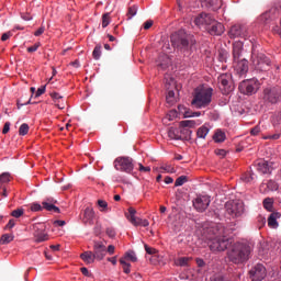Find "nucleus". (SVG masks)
I'll use <instances>...</instances> for the list:
<instances>
[{"label": "nucleus", "mask_w": 281, "mask_h": 281, "mask_svg": "<svg viewBox=\"0 0 281 281\" xmlns=\"http://www.w3.org/2000/svg\"><path fill=\"white\" fill-rule=\"evenodd\" d=\"M204 234L211 251H225L232 245V239L225 236L223 224H211Z\"/></svg>", "instance_id": "f257e3e1"}, {"label": "nucleus", "mask_w": 281, "mask_h": 281, "mask_svg": "<svg viewBox=\"0 0 281 281\" xmlns=\"http://www.w3.org/2000/svg\"><path fill=\"white\" fill-rule=\"evenodd\" d=\"M171 45L173 49H177L180 54L190 56V54H192V49H194L196 45V40L194 38V35L179 31L171 35Z\"/></svg>", "instance_id": "f03ea898"}, {"label": "nucleus", "mask_w": 281, "mask_h": 281, "mask_svg": "<svg viewBox=\"0 0 281 281\" xmlns=\"http://www.w3.org/2000/svg\"><path fill=\"white\" fill-rule=\"evenodd\" d=\"M213 93L214 89L207 86H199L193 92V99L191 101L192 106H194V109H205L210 106Z\"/></svg>", "instance_id": "7ed1b4c3"}, {"label": "nucleus", "mask_w": 281, "mask_h": 281, "mask_svg": "<svg viewBox=\"0 0 281 281\" xmlns=\"http://www.w3.org/2000/svg\"><path fill=\"white\" fill-rule=\"evenodd\" d=\"M249 254H251V247L247 244H235L228 251V259L234 265H243L249 260Z\"/></svg>", "instance_id": "20e7f679"}, {"label": "nucleus", "mask_w": 281, "mask_h": 281, "mask_svg": "<svg viewBox=\"0 0 281 281\" xmlns=\"http://www.w3.org/2000/svg\"><path fill=\"white\" fill-rule=\"evenodd\" d=\"M225 210L232 218H240L245 214V203L240 200L228 201L225 203Z\"/></svg>", "instance_id": "39448f33"}, {"label": "nucleus", "mask_w": 281, "mask_h": 281, "mask_svg": "<svg viewBox=\"0 0 281 281\" xmlns=\"http://www.w3.org/2000/svg\"><path fill=\"white\" fill-rule=\"evenodd\" d=\"M251 63L259 71H267L271 65V59L263 53H258L256 48H252Z\"/></svg>", "instance_id": "423d86ee"}, {"label": "nucleus", "mask_w": 281, "mask_h": 281, "mask_svg": "<svg viewBox=\"0 0 281 281\" xmlns=\"http://www.w3.org/2000/svg\"><path fill=\"white\" fill-rule=\"evenodd\" d=\"M217 80H218L220 90L224 95H229V93L234 91L235 86H234V81L232 80L231 74H222L220 75Z\"/></svg>", "instance_id": "0eeeda50"}, {"label": "nucleus", "mask_w": 281, "mask_h": 281, "mask_svg": "<svg viewBox=\"0 0 281 281\" xmlns=\"http://www.w3.org/2000/svg\"><path fill=\"white\" fill-rule=\"evenodd\" d=\"M114 168L115 170L131 175L135 168V165L133 164V158L131 157H119L114 160Z\"/></svg>", "instance_id": "6e6552de"}, {"label": "nucleus", "mask_w": 281, "mask_h": 281, "mask_svg": "<svg viewBox=\"0 0 281 281\" xmlns=\"http://www.w3.org/2000/svg\"><path fill=\"white\" fill-rule=\"evenodd\" d=\"M263 100L265 102H269L270 104H278L281 101V88H266L263 90Z\"/></svg>", "instance_id": "1a4fd4ad"}, {"label": "nucleus", "mask_w": 281, "mask_h": 281, "mask_svg": "<svg viewBox=\"0 0 281 281\" xmlns=\"http://www.w3.org/2000/svg\"><path fill=\"white\" fill-rule=\"evenodd\" d=\"M259 88L260 83L258 82V79H247L243 80L239 83V91H241V93H245L246 95H251L252 93H256Z\"/></svg>", "instance_id": "9d476101"}, {"label": "nucleus", "mask_w": 281, "mask_h": 281, "mask_svg": "<svg viewBox=\"0 0 281 281\" xmlns=\"http://www.w3.org/2000/svg\"><path fill=\"white\" fill-rule=\"evenodd\" d=\"M249 278L252 281H262L267 278V268H265L261 263L256 265L249 271Z\"/></svg>", "instance_id": "9b49d317"}, {"label": "nucleus", "mask_w": 281, "mask_h": 281, "mask_svg": "<svg viewBox=\"0 0 281 281\" xmlns=\"http://www.w3.org/2000/svg\"><path fill=\"white\" fill-rule=\"evenodd\" d=\"M210 203H212L210 196L199 195L193 200V207L196 210V212H205V210L210 207Z\"/></svg>", "instance_id": "f8f14e48"}, {"label": "nucleus", "mask_w": 281, "mask_h": 281, "mask_svg": "<svg viewBox=\"0 0 281 281\" xmlns=\"http://www.w3.org/2000/svg\"><path fill=\"white\" fill-rule=\"evenodd\" d=\"M236 75L239 78H245L247 76V71H249V61L247 59H238L236 63H234Z\"/></svg>", "instance_id": "ddd939ff"}, {"label": "nucleus", "mask_w": 281, "mask_h": 281, "mask_svg": "<svg viewBox=\"0 0 281 281\" xmlns=\"http://www.w3.org/2000/svg\"><path fill=\"white\" fill-rule=\"evenodd\" d=\"M228 34L231 38H247V27L240 24L233 25Z\"/></svg>", "instance_id": "4468645a"}, {"label": "nucleus", "mask_w": 281, "mask_h": 281, "mask_svg": "<svg viewBox=\"0 0 281 281\" xmlns=\"http://www.w3.org/2000/svg\"><path fill=\"white\" fill-rule=\"evenodd\" d=\"M92 254L95 260H104V256H106V246H104L102 241H94Z\"/></svg>", "instance_id": "2eb2a0df"}, {"label": "nucleus", "mask_w": 281, "mask_h": 281, "mask_svg": "<svg viewBox=\"0 0 281 281\" xmlns=\"http://www.w3.org/2000/svg\"><path fill=\"white\" fill-rule=\"evenodd\" d=\"M257 170L261 175H271V171L273 170V167L271 166V162L260 159L256 162Z\"/></svg>", "instance_id": "dca6fc26"}, {"label": "nucleus", "mask_w": 281, "mask_h": 281, "mask_svg": "<svg viewBox=\"0 0 281 281\" xmlns=\"http://www.w3.org/2000/svg\"><path fill=\"white\" fill-rule=\"evenodd\" d=\"M206 30L212 36H221L225 32V26L215 20Z\"/></svg>", "instance_id": "f3484780"}, {"label": "nucleus", "mask_w": 281, "mask_h": 281, "mask_svg": "<svg viewBox=\"0 0 281 281\" xmlns=\"http://www.w3.org/2000/svg\"><path fill=\"white\" fill-rule=\"evenodd\" d=\"M214 18L207 13H201L199 18H195L194 23L195 25H206V27H210L212 23L214 22Z\"/></svg>", "instance_id": "a211bd4d"}, {"label": "nucleus", "mask_w": 281, "mask_h": 281, "mask_svg": "<svg viewBox=\"0 0 281 281\" xmlns=\"http://www.w3.org/2000/svg\"><path fill=\"white\" fill-rule=\"evenodd\" d=\"M34 237L35 243H45V240H49V235L43 231V228H38V226H34Z\"/></svg>", "instance_id": "6ab92c4d"}, {"label": "nucleus", "mask_w": 281, "mask_h": 281, "mask_svg": "<svg viewBox=\"0 0 281 281\" xmlns=\"http://www.w3.org/2000/svg\"><path fill=\"white\" fill-rule=\"evenodd\" d=\"M240 56H243V42H236L233 44V60L236 63L240 60Z\"/></svg>", "instance_id": "aec40b11"}, {"label": "nucleus", "mask_w": 281, "mask_h": 281, "mask_svg": "<svg viewBox=\"0 0 281 281\" xmlns=\"http://www.w3.org/2000/svg\"><path fill=\"white\" fill-rule=\"evenodd\" d=\"M180 126L181 128H183L182 130L183 133H187V135L191 136L192 131H190L189 128H194V126H196V121H193V120L181 121Z\"/></svg>", "instance_id": "412c9836"}, {"label": "nucleus", "mask_w": 281, "mask_h": 281, "mask_svg": "<svg viewBox=\"0 0 281 281\" xmlns=\"http://www.w3.org/2000/svg\"><path fill=\"white\" fill-rule=\"evenodd\" d=\"M280 14V11L276 8L270 9L261 15L262 21H273Z\"/></svg>", "instance_id": "4be33fe9"}, {"label": "nucleus", "mask_w": 281, "mask_h": 281, "mask_svg": "<svg viewBox=\"0 0 281 281\" xmlns=\"http://www.w3.org/2000/svg\"><path fill=\"white\" fill-rule=\"evenodd\" d=\"M80 258L83 260V262H86V265H93V262H95L93 251H85L80 255Z\"/></svg>", "instance_id": "5701e85b"}, {"label": "nucleus", "mask_w": 281, "mask_h": 281, "mask_svg": "<svg viewBox=\"0 0 281 281\" xmlns=\"http://www.w3.org/2000/svg\"><path fill=\"white\" fill-rule=\"evenodd\" d=\"M278 218H280V213H271L268 217L269 227L276 229V227H278Z\"/></svg>", "instance_id": "b1692460"}, {"label": "nucleus", "mask_w": 281, "mask_h": 281, "mask_svg": "<svg viewBox=\"0 0 281 281\" xmlns=\"http://www.w3.org/2000/svg\"><path fill=\"white\" fill-rule=\"evenodd\" d=\"M137 214V211L134 207L128 209V213H126V218L132 223V225H137V217L135 216Z\"/></svg>", "instance_id": "393cba45"}, {"label": "nucleus", "mask_w": 281, "mask_h": 281, "mask_svg": "<svg viewBox=\"0 0 281 281\" xmlns=\"http://www.w3.org/2000/svg\"><path fill=\"white\" fill-rule=\"evenodd\" d=\"M206 8H212V10L216 11L220 10L223 2L221 0H205Z\"/></svg>", "instance_id": "a878e982"}, {"label": "nucleus", "mask_w": 281, "mask_h": 281, "mask_svg": "<svg viewBox=\"0 0 281 281\" xmlns=\"http://www.w3.org/2000/svg\"><path fill=\"white\" fill-rule=\"evenodd\" d=\"M213 139L216 142V144H223V142L226 139L225 132L217 130L213 135Z\"/></svg>", "instance_id": "bb28decb"}, {"label": "nucleus", "mask_w": 281, "mask_h": 281, "mask_svg": "<svg viewBox=\"0 0 281 281\" xmlns=\"http://www.w3.org/2000/svg\"><path fill=\"white\" fill-rule=\"evenodd\" d=\"M55 205L56 204H47V202H42L43 210H46L47 212H55V214H60V209Z\"/></svg>", "instance_id": "cd10ccee"}, {"label": "nucleus", "mask_w": 281, "mask_h": 281, "mask_svg": "<svg viewBox=\"0 0 281 281\" xmlns=\"http://www.w3.org/2000/svg\"><path fill=\"white\" fill-rule=\"evenodd\" d=\"M210 133V127L202 125L198 132H196V136L199 137V139H205V137H207V134Z\"/></svg>", "instance_id": "c85d7f7f"}, {"label": "nucleus", "mask_w": 281, "mask_h": 281, "mask_svg": "<svg viewBox=\"0 0 281 281\" xmlns=\"http://www.w3.org/2000/svg\"><path fill=\"white\" fill-rule=\"evenodd\" d=\"M12 240H14V234H3L0 237V245H9Z\"/></svg>", "instance_id": "c756f323"}, {"label": "nucleus", "mask_w": 281, "mask_h": 281, "mask_svg": "<svg viewBox=\"0 0 281 281\" xmlns=\"http://www.w3.org/2000/svg\"><path fill=\"white\" fill-rule=\"evenodd\" d=\"M123 259L125 260H130V262H137V255H135V251L130 250L127 252H125V256L123 257Z\"/></svg>", "instance_id": "7c9ffc66"}, {"label": "nucleus", "mask_w": 281, "mask_h": 281, "mask_svg": "<svg viewBox=\"0 0 281 281\" xmlns=\"http://www.w3.org/2000/svg\"><path fill=\"white\" fill-rule=\"evenodd\" d=\"M191 258L190 257H180L177 261L176 265L178 267H188V263L190 262Z\"/></svg>", "instance_id": "2f4dec72"}, {"label": "nucleus", "mask_w": 281, "mask_h": 281, "mask_svg": "<svg viewBox=\"0 0 281 281\" xmlns=\"http://www.w3.org/2000/svg\"><path fill=\"white\" fill-rule=\"evenodd\" d=\"M92 56L94 60H100V56H102V45H97L92 52Z\"/></svg>", "instance_id": "473e14b6"}, {"label": "nucleus", "mask_w": 281, "mask_h": 281, "mask_svg": "<svg viewBox=\"0 0 281 281\" xmlns=\"http://www.w3.org/2000/svg\"><path fill=\"white\" fill-rule=\"evenodd\" d=\"M27 133H30V125H27V123H23L19 128V135L25 136Z\"/></svg>", "instance_id": "72a5a7b5"}, {"label": "nucleus", "mask_w": 281, "mask_h": 281, "mask_svg": "<svg viewBox=\"0 0 281 281\" xmlns=\"http://www.w3.org/2000/svg\"><path fill=\"white\" fill-rule=\"evenodd\" d=\"M120 263L123 267L124 273H131V263L126 262V260L124 258L120 259Z\"/></svg>", "instance_id": "f704fd0d"}, {"label": "nucleus", "mask_w": 281, "mask_h": 281, "mask_svg": "<svg viewBox=\"0 0 281 281\" xmlns=\"http://www.w3.org/2000/svg\"><path fill=\"white\" fill-rule=\"evenodd\" d=\"M263 207L268 210V212H271V210H273V200H271L270 198L265 199Z\"/></svg>", "instance_id": "c9c22d12"}, {"label": "nucleus", "mask_w": 281, "mask_h": 281, "mask_svg": "<svg viewBox=\"0 0 281 281\" xmlns=\"http://www.w3.org/2000/svg\"><path fill=\"white\" fill-rule=\"evenodd\" d=\"M12 177L9 172H4L0 176V183L3 186V183H10Z\"/></svg>", "instance_id": "e433bc0d"}, {"label": "nucleus", "mask_w": 281, "mask_h": 281, "mask_svg": "<svg viewBox=\"0 0 281 281\" xmlns=\"http://www.w3.org/2000/svg\"><path fill=\"white\" fill-rule=\"evenodd\" d=\"M188 182V177L187 176H180L179 178H177L176 182H175V187L179 188L181 186H183V183Z\"/></svg>", "instance_id": "4c0bfd02"}, {"label": "nucleus", "mask_w": 281, "mask_h": 281, "mask_svg": "<svg viewBox=\"0 0 281 281\" xmlns=\"http://www.w3.org/2000/svg\"><path fill=\"white\" fill-rule=\"evenodd\" d=\"M168 137H169L170 139H181V136H179V135L177 134V132L175 131V127H170V128L168 130Z\"/></svg>", "instance_id": "58836bf2"}, {"label": "nucleus", "mask_w": 281, "mask_h": 281, "mask_svg": "<svg viewBox=\"0 0 281 281\" xmlns=\"http://www.w3.org/2000/svg\"><path fill=\"white\" fill-rule=\"evenodd\" d=\"M109 23H111V15L105 13L102 15V27H109Z\"/></svg>", "instance_id": "ea45409f"}, {"label": "nucleus", "mask_w": 281, "mask_h": 281, "mask_svg": "<svg viewBox=\"0 0 281 281\" xmlns=\"http://www.w3.org/2000/svg\"><path fill=\"white\" fill-rule=\"evenodd\" d=\"M145 251L146 254H148L149 256H155L158 254V250L148 246L147 244L144 245Z\"/></svg>", "instance_id": "a19ab883"}, {"label": "nucleus", "mask_w": 281, "mask_h": 281, "mask_svg": "<svg viewBox=\"0 0 281 281\" xmlns=\"http://www.w3.org/2000/svg\"><path fill=\"white\" fill-rule=\"evenodd\" d=\"M210 281H229V280H227V278H225V276L217 273V274H213L210 278Z\"/></svg>", "instance_id": "79ce46f5"}, {"label": "nucleus", "mask_w": 281, "mask_h": 281, "mask_svg": "<svg viewBox=\"0 0 281 281\" xmlns=\"http://www.w3.org/2000/svg\"><path fill=\"white\" fill-rule=\"evenodd\" d=\"M135 14H137V5H132L128 8V11H127V16L128 19H133V16H135Z\"/></svg>", "instance_id": "37998d69"}, {"label": "nucleus", "mask_w": 281, "mask_h": 281, "mask_svg": "<svg viewBox=\"0 0 281 281\" xmlns=\"http://www.w3.org/2000/svg\"><path fill=\"white\" fill-rule=\"evenodd\" d=\"M23 214H24L23 209H16L11 212V216H13V218H21V216H23Z\"/></svg>", "instance_id": "c03bdc74"}, {"label": "nucleus", "mask_w": 281, "mask_h": 281, "mask_svg": "<svg viewBox=\"0 0 281 281\" xmlns=\"http://www.w3.org/2000/svg\"><path fill=\"white\" fill-rule=\"evenodd\" d=\"M30 210L31 212H43V205L40 203H32Z\"/></svg>", "instance_id": "a18cd8bd"}, {"label": "nucleus", "mask_w": 281, "mask_h": 281, "mask_svg": "<svg viewBox=\"0 0 281 281\" xmlns=\"http://www.w3.org/2000/svg\"><path fill=\"white\" fill-rule=\"evenodd\" d=\"M166 100L168 104H172V102H175V91L169 90L167 93Z\"/></svg>", "instance_id": "49530a36"}, {"label": "nucleus", "mask_w": 281, "mask_h": 281, "mask_svg": "<svg viewBox=\"0 0 281 281\" xmlns=\"http://www.w3.org/2000/svg\"><path fill=\"white\" fill-rule=\"evenodd\" d=\"M83 214L88 221H91L93 218V209L87 207Z\"/></svg>", "instance_id": "de8ad7c7"}, {"label": "nucleus", "mask_w": 281, "mask_h": 281, "mask_svg": "<svg viewBox=\"0 0 281 281\" xmlns=\"http://www.w3.org/2000/svg\"><path fill=\"white\" fill-rule=\"evenodd\" d=\"M161 170H165V172H168L170 175H175V172H177V170H175V167L170 165L162 166Z\"/></svg>", "instance_id": "09e8293b"}, {"label": "nucleus", "mask_w": 281, "mask_h": 281, "mask_svg": "<svg viewBox=\"0 0 281 281\" xmlns=\"http://www.w3.org/2000/svg\"><path fill=\"white\" fill-rule=\"evenodd\" d=\"M99 207H102L101 212H105V210L109 207V203L104 200H98Z\"/></svg>", "instance_id": "8fccbe9b"}, {"label": "nucleus", "mask_w": 281, "mask_h": 281, "mask_svg": "<svg viewBox=\"0 0 281 281\" xmlns=\"http://www.w3.org/2000/svg\"><path fill=\"white\" fill-rule=\"evenodd\" d=\"M137 224L134 225H142L143 227H148V225H150V223L148 222V220H142V218H137L136 220Z\"/></svg>", "instance_id": "3c124183"}, {"label": "nucleus", "mask_w": 281, "mask_h": 281, "mask_svg": "<svg viewBox=\"0 0 281 281\" xmlns=\"http://www.w3.org/2000/svg\"><path fill=\"white\" fill-rule=\"evenodd\" d=\"M14 225H16V220L11 218L8 224L4 226V229H13Z\"/></svg>", "instance_id": "603ef678"}, {"label": "nucleus", "mask_w": 281, "mask_h": 281, "mask_svg": "<svg viewBox=\"0 0 281 281\" xmlns=\"http://www.w3.org/2000/svg\"><path fill=\"white\" fill-rule=\"evenodd\" d=\"M175 117H177V111L176 110H171L169 112V114H167L166 120H169V122H172V120H175Z\"/></svg>", "instance_id": "864d4df0"}, {"label": "nucleus", "mask_w": 281, "mask_h": 281, "mask_svg": "<svg viewBox=\"0 0 281 281\" xmlns=\"http://www.w3.org/2000/svg\"><path fill=\"white\" fill-rule=\"evenodd\" d=\"M165 63H160L159 67H161V69H168V66L170 65V60L168 58V56H165Z\"/></svg>", "instance_id": "5fc2aeb1"}, {"label": "nucleus", "mask_w": 281, "mask_h": 281, "mask_svg": "<svg viewBox=\"0 0 281 281\" xmlns=\"http://www.w3.org/2000/svg\"><path fill=\"white\" fill-rule=\"evenodd\" d=\"M38 47H41V43H36V44H34L33 46L29 47V48H27V52H29L30 54H32V53L36 52V50L38 49Z\"/></svg>", "instance_id": "6e6d98bb"}, {"label": "nucleus", "mask_w": 281, "mask_h": 281, "mask_svg": "<svg viewBox=\"0 0 281 281\" xmlns=\"http://www.w3.org/2000/svg\"><path fill=\"white\" fill-rule=\"evenodd\" d=\"M43 93H45V86H42L41 88L37 89V91L35 93V98H41V95H43Z\"/></svg>", "instance_id": "4d7b16f0"}, {"label": "nucleus", "mask_w": 281, "mask_h": 281, "mask_svg": "<svg viewBox=\"0 0 281 281\" xmlns=\"http://www.w3.org/2000/svg\"><path fill=\"white\" fill-rule=\"evenodd\" d=\"M8 133H10V122H5L2 130L3 135H8Z\"/></svg>", "instance_id": "13d9d810"}, {"label": "nucleus", "mask_w": 281, "mask_h": 281, "mask_svg": "<svg viewBox=\"0 0 281 281\" xmlns=\"http://www.w3.org/2000/svg\"><path fill=\"white\" fill-rule=\"evenodd\" d=\"M42 203L56 204V203H58V201H56V199H54V198H45Z\"/></svg>", "instance_id": "bf43d9fd"}, {"label": "nucleus", "mask_w": 281, "mask_h": 281, "mask_svg": "<svg viewBox=\"0 0 281 281\" xmlns=\"http://www.w3.org/2000/svg\"><path fill=\"white\" fill-rule=\"evenodd\" d=\"M50 98H53L55 102H58V100H63V95H59L57 92H52Z\"/></svg>", "instance_id": "052dcab7"}, {"label": "nucleus", "mask_w": 281, "mask_h": 281, "mask_svg": "<svg viewBox=\"0 0 281 281\" xmlns=\"http://www.w3.org/2000/svg\"><path fill=\"white\" fill-rule=\"evenodd\" d=\"M215 155L218 157H225L227 155V151L225 149H215Z\"/></svg>", "instance_id": "680f3d73"}, {"label": "nucleus", "mask_w": 281, "mask_h": 281, "mask_svg": "<svg viewBox=\"0 0 281 281\" xmlns=\"http://www.w3.org/2000/svg\"><path fill=\"white\" fill-rule=\"evenodd\" d=\"M153 27V20H148L144 23V30H150Z\"/></svg>", "instance_id": "e2e57ef3"}, {"label": "nucleus", "mask_w": 281, "mask_h": 281, "mask_svg": "<svg viewBox=\"0 0 281 281\" xmlns=\"http://www.w3.org/2000/svg\"><path fill=\"white\" fill-rule=\"evenodd\" d=\"M268 188H270V190H278V183H276L273 181H269Z\"/></svg>", "instance_id": "0e129e2a"}, {"label": "nucleus", "mask_w": 281, "mask_h": 281, "mask_svg": "<svg viewBox=\"0 0 281 281\" xmlns=\"http://www.w3.org/2000/svg\"><path fill=\"white\" fill-rule=\"evenodd\" d=\"M106 234L110 238H114L115 236V229L113 228H106Z\"/></svg>", "instance_id": "69168bd1"}, {"label": "nucleus", "mask_w": 281, "mask_h": 281, "mask_svg": "<svg viewBox=\"0 0 281 281\" xmlns=\"http://www.w3.org/2000/svg\"><path fill=\"white\" fill-rule=\"evenodd\" d=\"M251 135H258L260 133V126H255L254 128L250 130Z\"/></svg>", "instance_id": "338daca9"}, {"label": "nucleus", "mask_w": 281, "mask_h": 281, "mask_svg": "<svg viewBox=\"0 0 281 281\" xmlns=\"http://www.w3.org/2000/svg\"><path fill=\"white\" fill-rule=\"evenodd\" d=\"M272 32H273V34H278L281 37V29H280V26H274L272 29Z\"/></svg>", "instance_id": "774afa93"}]
</instances>
